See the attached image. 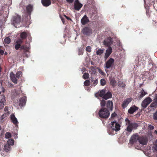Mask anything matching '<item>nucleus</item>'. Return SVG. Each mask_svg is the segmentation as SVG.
I'll return each instance as SVG.
<instances>
[{
  "label": "nucleus",
  "mask_w": 157,
  "mask_h": 157,
  "mask_svg": "<svg viewBox=\"0 0 157 157\" xmlns=\"http://www.w3.org/2000/svg\"><path fill=\"white\" fill-rule=\"evenodd\" d=\"M125 124L127 126L126 130L130 132L134 129H136L138 125L136 123H130V121L127 119L125 120Z\"/></svg>",
  "instance_id": "1"
},
{
  "label": "nucleus",
  "mask_w": 157,
  "mask_h": 157,
  "mask_svg": "<svg viewBox=\"0 0 157 157\" xmlns=\"http://www.w3.org/2000/svg\"><path fill=\"white\" fill-rule=\"evenodd\" d=\"M98 114L100 117L102 118H107L110 115L109 111L106 108H102L99 112Z\"/></svg>",
  "instance_id": "2"
},
{
  "label": "nucleus",
  "mask_w": 157,
  "mask_h": 157,
  "mask_svg": "<svg viewBox=\"0 0 157 157\" xmlns=\"http://www.w3.org/2000/svg\"><path fill=\"white\" fill-rule=\"evenodd\" d=\"M21 22V17L20 16L16 15L12 19V23L14 26L17 27V25L19 24Z\"/></svg>",
  "instance_id": "3"
},
{
  "label": "nucleus",
  "mask_w": 157,
  "mask_h": 157,
  "mask_svg": "<svg viewBox=\"0 0 157 157\" xmlns=\"http://www.w3.org/2000/svg\"><path fill=\"white\" fill-rule=\"evenodd\" d=\"M114 60L112 58H110L105 63V68L109 69L114 65Z\"/></svg>",
  "instance_id": "4"
},
{
  "label": "nucleus",
  "mask_w": 157,
  "mask_h": 157,
  "mask_svg": "<svg viewBox=\"0 0 157 157\" xmlns=\"http://www.w3.org/2000/svg\"><path fill=\"white\" fill-rule=\"evenodd\" d=\"M152 101V100L149 97H148L145 98L142 102L141 106L144 108H146L148 105L150 104Z\"/></svg>",
  "instance_id": "5"
},
{
  "label": "nucleus",
  "mask_w": 157,
  "mask_h": 157,
  "mask_svg": "<svg viewBox=\"0 0 157 157\" xmlns=\"http://www.w3.org/2000/svg\"><path fill=\"white\" fill-rule=\"evenodd\" d=\"M111 129L113 131H117L120 129V126L116 121H113L111 122Z\"/></svg>",
  "instance_id": "6"
},
{
  "label": "nucleus",
  "mask_w": 157,
  "mask_h": 157,
  "mask_svg": "<svg viewBox=\"0 0 157 157\" xmlns=\"http://www.w3.org/2000/svg\"><path fill=\"white\" fill-rule=\"evenodd\" d=\"M140 137L137 134L133 135L130 140V143L132 144L138 142Z\"/></svg>",
  "instance_id": "7"
},
{
  "label": "nucleus",
  "mask_w": 157,
  "mask_h": 157,
  "mask_svg": "<svg viewBox=\"0 0 157 157\" xmlns=\"http://www.w3.org/2000/svg\"><path fill=\"white\" fill-rule=\"evenodd\" d=\"M81 32L84 35L89 36L91 34L92 31L90 28L85 27L82 29Z\"/></svg>",
  "instance_id": "8"
},
{
  "label": "nucleus",
  "mask_w": 157,
  "mask_h": 157,
  "mask_svg": "<svg viewBox=\"0 0 157 157\" xmlns=\"http://www.w3.org/2000/svg\"><path fill=\"white\" fill-rule=\"evenodd\" d=\"M112 48L110 47H109L106 50L104 55V59L105 61L111 55L112 52Z\"/></svg>",
  "instance_id": "9"
},
{
  "label": "nucleus",
  "mask_w": 157,
  "mask_h": 157,
  "mask_svg": "<svg viewBox=\"0 0 157 157\" xmlns=\"http://www.w3.org/2000/svg\"><path fill=\"white\" fill-rule=\"evenodd\" d=\"M112 43V40L111 38L110 37L105 39L103 42V44L106 46L108 47H110Z\"/></svg>",
  "instance_id": "10"
},
{
  "label": "nucleus",
  "mask_w": 157,
  "mask_h": 157,
  "mask_svg": "<svg viewBox=\"0 0 157 157\" xmlns=\"http://www.w3.org/2000/svg\"><path fill=\"white\" fill-rule=\"evenodd\" d=\"M89 72L91 75V81L93 79V78L95 76L96 74V70L93 67H91L89 70Z\"/></svg>",
  "instance_id": "11"
},
{
  "label": "nucleus",
  "mask_w": 157,
  "mask_h": 157,
  "mask_svg": "<svg viewBox=\"0 0 157 157\" xmlns=\"http://www.w3.org/2000/svg\"><path fill=\"white\" fill-rule=\"evenodd\" d=\"M150 107L151 108H156L157 107V95H155L153 102L151 104Z\"/></svg>",
  "instance_id": "12"
},
{
  "label": "nucleus",
  "mask_w": 157,
  "mask_h": 157,
  "mask_svg": "<svg viewBox=\"0 0 157 157\" xmlns=\"http://www.w3.org/2000/svg\"><path fill=\"white\" fill-rule=\"evenodd\" d=\"M132 99L131 98H128L124 101L122 104V107L123 108L126 107L129 103L131 101Z\"/></svg>",
  "instance_id": "13"
},
{
  "label": "nucleus",
  "mask_w": 157,
  "mask_h": 157,
  "mask_svg": "<svg viewBox=\"0 0 157 157\" xmlns=\"http://www.w3.org/2000/svg\"><path fill=\"white\" fill-rule=\"evenodd\" d=\"M81 23L82 25H84L89 22L88 17L86 15H85L81 20Z\"/></svg>",
  "instance_id": "14"
},
{
  "label": "nucleus",
  "mask_w": 157,
  "mask_h": 157,
  "mask_svg": "<svg viewBox=\"0 0 157 157\" xmlns=\"http://www.w3.org/2000/svg\"><path fill=\"white\" fill-rule=\"evenodd\" d=\"M138 109V108L135 105L131 107L128 111V113L130 114H132Z\"/></svg>",
  "instance_id": "15"
},
{
  "label": "nucleus",
  "mask_w": 157,
  "mask_h": 157,
  "mask_svg": "<svg viewBox=\"0 0 157 157\" xmlns=\"http://www.w3.org/2000/svg\"><path fill=\"white\" fill-rule=\"evenodd\" d=\"M10 119L12 122L15 125H17L18 123L17 119L13 114H12L10 116Z\"/></svg>",
  "instance_id": "16"
},
{
  "label": "nucleus",
  "mask_w": 157,
  "mask_h": 157,
  "mask_svg": "<svg viewBox=\"0 0 157 157\" xmlns=\"http://www.w3.org/2000/svg\"><path fill=\"white\" fill-rule=\"evenodd\" d=\"M105 93V90H102L99 92L96 93L95 94V96L96 97H98V96L100 97H103Z\"/></svg>",
  "instance_id": "17"
},
{
  "label": "nucleus",
  "mask_w": 157,
  "mask_h": 157,
  "mask_svg": "<svg viewBox=\"0 0 157 157\" xmlns=\"http://www.w3.org/2000/svg\"><path fill=\"white\" fill-rule=\"evenodd\" d=\"M147 94V93L145 92L144 90H142L139 93L138 98L140 99Z\"/></svg>",
  "instance_id": "18"
},
{
  "label": "nucleus",
  "mask_w": 157,
  "mask_h": 157,
  "mask_svg": "<svg viewBox=\"0 0 157 157\" xmlns=\"http://www.w3.org/2000/svg\"><path fill=\"white\" fill-rule=\"evenodd\" d=\"M82 6L83 5L80 2L74 3V8L75 9L78 11L80 10Z\"/></svg>",
  "instance_id": "19"
},
{
  "label": "nucleus",
  "mask_w": 157,
  "mask_h": 157,
  "mask_svg": "<svg viewBox=\"0 0 157 157\" xmlns=\"http://www.w3.org/2000/svg\"><path fill=\"white\" fill-rule=\"evenodd\" d=\"M106 106L108 109H110L112 111L113 108V103L111 101H108L107 102Z\"/></svg>",
  "instance_id": "20"
},
{
  "label": "nucleus",
  "mask_w": 157,
  "mask_h": 157,
  "mask_svg": "<svg viewBox=\"0 0 157 157\" xmlns=\"http://www.w3.org/2000/svg\"><path fill=\"white\" fill-rule=\"evenodd\" d=\"M10 78L12 81L14 83L16 84L17 83V79L16 78L13 72L11 73L10 74Z\"/></svg>",
  "instance_id": "21"
},
{
  "label": "nucleus",
  "mask_w": 157,
  "mask_h": 157,
  "mask_svg": "<svg viewBox=\"0 0 157 157\" xmlns=\"http://www.w3.org/2000/svg\"><path fill=\"white\" fill-rule=\"evenodd\" d=\"M41 2L43 5L45 6H48L50 5V0H41Z\"/></svg>",
  "instance_id": "22"
},
{
  "label": "nucleus",
  "mask_w": 157,
  "mask_h": 157,
  "mask_svg": "<svg viewBox=\"0 0 157 157\" xmlns=\"http://www.w3.org/2000/svg\"><path fill=\"white\" fill-rule=\"evenodd\" d=\"M26 102L25 97H22L19 99V105L21 106H24L25 105Z\"/></svg>",
  "instance_id": "23"
},
{
  "label": "nucleus",
  "mask_w": 157,
  "mask_h": 157,
  "mask_svg": "<svg viewBox=\"0 0 157 157\" xmlns=\"http://www.w3.org/2000/svg\"><path fill=\"white\" fill-rule=\"evenodd\" d=\"M1 98L0 101V106L3 107L6 103V97L4 96H2Z\"/></svg>",
  "instance_id": "24"
},
{
  "label": "nucleus",
  "mask_w": 157,
  "mask_h": 157,
  "mask_svg": "<svg viewBox=\"0 0 157 157\" xmlns=\"http://www.w3.org/2000/svg\"><path fill=\"white\" fill-rule=\"evenodd\" d=\"M112 95L111 93L109 92H108L106 94H105L104 96L102 97L103 98L107 100L109 98H111Z\"/></svg>",
  "instance_id": "25"
},
{
  "label": "nucleus",
  "mask_w": 157,
  "mask_h": 157,
  "mask_svg": "<svg viewBox=\"0 0 157 157\" xmlns=\"http://www.w3.org/2000/svg\"><path fill=\"white\" fill-rule=\"evenodd\" d=\"M33 6L31 5H28V6L26 7V10L28 14L29 15V17H30L31 12L33 10Z\"/></svg>",
  "instance_id": "26"
},
{
  "label": "nucleus",
  "mask_w": 157,
  "mask_h": 157,
  "mask_svg": "<svg viewBox=\"0 0 157 157\" xmlns=\"http://www.w3.org/2000/svg\"><path fill=\"white\" fill-rule=\"evenodd\" d=\"M138 143L142 145H145L147 144V141L144 138L142 137L139 138Z\"/></svg>",
  "instance_id": "27"
},
{
  "label": "nucleus",
  "mask_w": 157,
  "mask_h": 157,
  "mask_svg": "<svg viewBox=\"0 0 157 157\" xmlns=\"http://www.w3.org/2000/svg\"><path fill=\"white\" fill-rule=\"evenodd\" d=\"M105 49L104 48L98 49L96 52V54L97 55L101 56L102 54L104 52Z\"/></svg>",
  "instance_id": "28"
},
{
  "label": "nucleus",
  "mask_w": 157,
  "mask_h": 157,
  "mask_svg": "<svg viewBox=\"0 0 157 157\" xmlns=\"http://www.w3.org/2000/svg\"><path fill=\"white\" fill-rule=\"evenodd\" d=\"M29 34H28L25 32H23L21 33L20 36L22 39H25L26 38V37Z\"/></svg>",
  "instance_id": "29"
},
{
  "label": "nucleus",
  "mask_w": 157,
  "mask_h": 157,
  "mask_svg": "<svg viewBox=\"0 0 157 157\" xmlns=\"http://www.w3.org/2000/svg\"><path fill=\"white\" fill-rule=\"evenodd\" d=\"M11 149L10 146L7 144L4 145V146L3 149L6 152L10 151Z\"/></svg>",
  "instance_id": "30"
},
{
  "label": "nucleus",
  "mask_w": 157,
  "mask_h": 157,
  "mask_svg": "<svg viewBox=\"0 0 157 157\" xmlns=\"http://www.w3.org/2000/svg\"><path fill=\"white\" fill-rule=\"evenodd\" d=\"M14 144V141L12 139H10L8 140L7 144L10 146L13 145Z\"/></svg>",
  "instance_id": "31"
},
{
  "label": "nucleus",
  "mask_w": 157,
  "mask_h": 157,
  "mask_svg": "<svg viewBox=\"0 0 157 157\" xmlns=\"http://www.w3.org/2000/svg\"><path fill=\"white\" fill-rule=\"evenodd\" d=\"M118 85L120 87H124L125 86V85L124 83H123V82L120 81L118 82Z\"/></svg>",
  "instance_id": "32"
},
{
  "label": "nucleus",
  "mask_w": 157,
  "mask_h": 157,
  "mask_svg": "<svg viewBox=\"0 0 157 157\" xmlns=\"http://www.w3.org/2000/svg\"><path fill=\"white\" fill-rule=\"evenodd\" d=\"M11 137V134L9 132H7L5 134V138L6 139H8L10 138Z\"/></svg>",
  "instance_id": "33"
},
{
  "label": "nucleus",
  "mask_w": 157,
  "mask_h": 157,
  "mask_svg": "<svg viewBox=\"0 0 157 157\" xmlns=\"http://www.w3.org/2000/svg\"><path fill=\"white\" fill-rule=\"evenodd\" d=\"M22 72L21 71H17L16 74V77L17 78H19L22 76Z\"/></svg>",
  "instance_id": "34"
},
{
  "label": "nucleus",
  "mask_w": 157,
  "mask_h": 157,
  "mask_svg": "<svg viewBox=\"0 0 157 157\" xmlns=\"http://www.w3.org/2000/svg\"><path fill=\"white\" fill-rule=\"evenodd\" d=\"M4 42L5 43L8 44L10 42V38L7 37L4 39Z\"/></svg>",
  "instance_id": "35"
},
{
  "label": "nucleus",
  "mask_w": 157,
  "mask_h": 157,
  "mask_svg": "<svg viewBox=\"0 0 157 157\" xmlns=\"http://www.w3.org/2000/svg\"><path fill=\"white\" fill-rule=\"evenodd\" d=\"M89 77V75L88 73H85L83 75V78L84 79H87Z\"/></svg>",
  "instance_id": "36"
},
{
  "label": "nucleus",
  "mask_w": 157,
  "mask_h": 157,
  "mask_svg": "<svg viewBox=\"0 0 157 157\" xmlns=\"http://www.w3.org/2000/svg\"><path fill=\"white\" fill-rule=\"evenodd\" d=\"M110 82L111 84L112 85V86H114L116 83V81L115 79H110Z\"/></svg>",
  "instance_id": "37"
},
{
  "label": "nucleus",
  "mask_w": 157,
  "mask_h": 157,
  "mask_svg": "<svg viewBox=\"0 0 157 157\" xmlns=\"http://www.w3.org/2000/svg\"><path fill=\"white\" fill-rule=\"evenodd\" d=\"M84 84L85 86H89L90 84V82L89 80H86L84 82Z\"/></svg>",
  "instance_id": "38"
},
{
  "label": "nucleus",
  "mask_w": 157,
  "mask_h": 157,
  "mask_svg": "<svg viewBox=\"0 0 157 157\" xmlns=\"http://www.w3.org/2000/svg\"><path fill=\"white\" fill-rule=\"evenodd\" d=\"M100 83L101 85H105L106 83L105 80L103 78L101 79L100 80Z\"/></svg>",
  "instance_id": "39"
},
{
  "label": "nucleus",
  "mask_w": 157,
  "mask_h": 157,
  "mask_svg": "<svg viewBox=\"0 0 157 157\" xmlns=\"http://www.w3.org/2000/svg\"><path fill=\"white\" fill-rule=\"evenodd\" d=\"M100 104L101 106H104L105 105V101L104 99H102L101 100Z\"/></svg>",
  "instance_id": "40"
},
{
  "label": "nucleus",
  "mask_w": 157,
  "mask_h": 157,
  "mask_svg": "<svg viewBox=\"0 0 157 157\" xmlns=\"http://www.w3.org/2000/svg\"><path fill=\"white\" fill-rule=\"evenodd\" d=\"M22 42L23 41L21 39H20L16 41V43L17 44H19L21 45V44H22Z\"/></svg>",
  "instance_id": "41"
},
{
  "label": "nucleus",
  "mask_w": 157,
  "mask_h": 157,
  "mask_svg": "<svg viewBox=\"0 0 157 157\" xmlns=\"http://www.w3.org/2000/svg\"><path fill=\"white\" fill-rule=\"evenodd\" d=\"M98 82V79H97L95 80H94L93 81V82L92 84V86H95V85H96L97 84Z\"/></svg>",
  "instance_id": "42"
},
{
  "label": "nucleus",
  "mask_w": 157,
  "mask_h": 157,
  "mask_svg": "<svg viewBox=\"0 0 157 157\" xmlns=\"http://www.w3.org/2000/svg\"><path fill=\"white\" fill-rule=\"evenodd\" d=\"M91 47L90 46H88L86 47V51L90 52L91 50Z\"/></svg>",
  "instance_id": "43"
},
{
  "label": "nucleus",
  "mask_w": 157,
  "mask_h": 157,
  "mask_svg": "<svg viewBox=\"0 0 157 157\" xmlns=\"http://www.w3.org/2000/svg\"><path fill=\"white\" fill-rule=\"evenodd\" d=\"M5 113H4L5 114H9L8 111V107H5L4 109Z\"/></svg>",
  "instance_id": "44"
},
{
  "label": "nucleus",
  "mask_w": 157,
  "mask_h": 157,
  "mask_svg": "<svg viewBox=\"0 0 157 157\" xmlns=\"http://www.w3.org/2000/svg\"><path fill=\"white\" fill-rule=\"evenodd\" d=\"M153 119L155 120H157V111L154 113L153 114Z\"/></svg>",
  "instance_id": "45"
},
{
  "label": "nucleus",
  "mask_w": 157,
  "mask_h": 157,
  "mask_svg": "<svg viewBox=\"0 0 157 157\" xmlns=\"http://www.w3.org/2000/svg\"><path fill=\"white\" fill-rule=\"evenodd\" d=\"M153 149L155 151H157V141L155 142Z\"/></svg>",
  "instance_id": "46"
},
{
  "label": "nucleus",
  "mask_w": 157,
  "mask_h": 157,
  "mask_svg": "<svg viewBox=\"0 0 157 157\" xmlns=\"http://www.w3.org/2000/svg\"><path fill=\"white\" fill-rule=\"evenodd\" d=\"M21 49H24V50L27 51V49H28L29 47H27L25 46H22L21 47Z\"/></svg>",
  "instance_id": "47"
},
{
  "label": "nucleus",
  "mask_w": 157,
  "mask_h": 157,
  "mask_svg": "<svg viewBox=\"0 0 157 157\" xmlns=\"http://www.w3.org/2000/svg\"><path fill=\"white\" fill-rule=\"evenodd\" d=\"M21 45L19 44H17L15 46V49L16 50H18L20 47Z\"/></svg>",
  "instance_id": "48"
},
{
  "label": "nucleus",
  "mask_w": 157,
  "mask_h": 157,
  "mask_svg": "<svg viewBox=\"0 0 157 157\" xmlns=\"http://www.w3.org/2000/svg\"><path fill=\"white\" fill-rule=\"evenodd\" d=\"M98 70L99 72L101 75H103L104 74V73L99 68H98Z\"/></svg>",
  "instance_id": "49"
},
{
  "label": "nucleus",
  "mask_w": 157,
  "mask_h": 157,
  "mask_svg": "<svg viewBox=\"0 0 157 157\" xmlns=\"http://www.w3.org/2000/svg\"><path fill=\"white\" fill-rule=\"evenodd\" d=\"M148 128H149L150 130H153L154 129V127L153 126L151 125H149L148 126Z\"/></svg>",
  "instance_id": "50"
},
{
  "label": "nucleus",
  "mask_w": 157,
  "mask_h": 157,
  "mask_svg": "<svg viewBox=\"0 0 157 157\" xmlns=\"http://www.w3.org/2000/svg\"><path fill=\"white\" fill-rule=\"evenodd\" d=\"M5 114H3V115L0 118V121L2 122V121L3 119L4 118V116L5 115Z\"/></svg>",
  "instance_id": "51"
},
{
  "label": "nucleus",
  "mask_w": 157,
  "mask_h": 157,
  "mask_svg": "<svg viewBox=\"0 0 157 157\" xmlns=\"http://www.w3.org/2000/svg\"><path fill=\"white\" fill-rule=\"evenodd\" d=\"M116 116V113H112V114H111V117H115Z\"/></svg>",
  "instance_id": "52"
},
{
  "label": "nucleus",
  "mask_w": 157,
  "mask_h": 157,
  "mask_svg": "<svg viewBox=\"0 0 157 157\" xmlns=\"http://www.w3.org/2000/svg\"><path fill=\"white\" fill-rule=\"evenodd\" d=\"M67 2H69V3H72L74 0H66Z\"/></svg>",
  "instance_id": "53"
},
{
  "label": "nucleus",
  "mask_w": 157,
  "mask_h": 157,
  "mask_svg": "<svg viewBox=\"0 0 157 157\" xmlns=\"http://www.w3.org/2000/svg\"><path fill=\"white\" fill-rule=\"evenodd\" d=\"M4 53V51L0 49V53L2 55H3Z\"/></svg>",
  "instance_id": "54"
},
{
  "label": "nucleus",
  "mask_w": 157,
  "mask_h": 157,
  "mask_svg": "<svg viewBox=\"0 0 157 157\" xmlns=\"http://www.w3.org/2000/svg\"><path fill=\"white\" fill-rule=\"evenodd\" d=\"M0 87L2 88V91L3 92H4L5 91V90L3 87L2 86H0Z\"/></svg>",
  "instance_id": "55"
},
{
  "label": "nucleus",
  "mask_w": 157,
  "mask_h": 157,
  "mask_svg": "<svg viewBox=\"0 0 157 157\" xmlns=\"http://www.w3.org/2000/svg\"><path fill=\"white\" fill-rule=\"evenodd\" d=\"M64 16H65V17L68 20H71V19L69 18V17H67V16H66V15H64Z\"/></svg>",
  "instance_id": "56"
},
{
  "label": "nucleus",
  "mask_w": 157,
  "mask_h": 157,
  "mask_svg": "<svg viewBox=\"0 0 157 157\" xmlns=\"http://www.w3.org/2000/svg\"><path fill=\"white\" fill-rule=\"evenodd\" d=\"M83 54V52L82 51H81L79 50V52H78V54L79 55H82Z\"/></svg>",
  "instance_id": "57"
},
{
  "label": "nucleus",
  "mask_w": 157,
  "mask_h": 157,
  "mask_svg": "<svg viewBox=\"0 0 157 157\" xmlns=\"http://www.w3.org/2000/svg\"><path fill=\"white\" fill-rule=\"evenodd\" d=\"M61 20H62V21L63 23L64 24V22H65V21H64V20L62 17H61Z\"/></svg>",
  "instance_id": "58"
},
{
  "label": "nucleus",
  "mask_w": 157,
  "mask_h": 157,
  "mask_svg": "<svg viewBox=\"0 0 157 157\" xmlns=\"http://www.w3.org/2000/svg\"><path fill=\"white\" fill-rule=\"evenodd\" d=\"M74 3H79V2L78 1V0H75Z\"/></svg>",
  "instance_id": "59"
},
{
  "label": "nucleus",
  "mask_w": 157,
  "mask_h": 157,
  "mask_svg": "<svg viewBox=\"0 0 157 157\" xmlns=\"http://www.w3.org/2000/svg\"><path fill=\"white\" fill-rule=\"evenodd\" d=\"M91 64L92 65H94V63L93 62H91Z\"/></svg>",
  "instance_id": "60"
},
{
  "label": "nucleus",
  "mask_w": 157,
  "mask_h": 157,
  "mask_svg": "<svg viewBox=\"0 0 157 157\" xmlns=\"http://www.w3.org/2000/svg\"><path fill=\"white\" fill-rule=\"evenodd\" d=\"M154 133L155 134H157V131H156V130L154 132Z\"/></svg>",
  "instance_id": "61"
},
{
  "label": "nucleus",
  "mask_w": 157,
  "mask_h": 157,
  "mask_svg": "<svg viewBox=\"0 0 157 157\" xmlns=\"http://www.w3.org/2000/svg\"><path fill=\"white\" fill-rule=\"evenodd\" d=\"M1 127L0 126V131L1 130Z\"/></svg>",
  "instance_id": "62"
},
{
  "label": "nucleus",
  "mask_w": 157,
  "mask_h": 157,
  "mask_svg": "<svg viewBox=\"0 0 157 157\" xmlns=\"http://www.w3.org/2000/svg\"><path fill=\"white\" fill-rule=\"evenodd\" d=\"M5 54H7V53L6 52H5Z\"/></svg>",
  "instance_id": "63"
}]
</instances>
